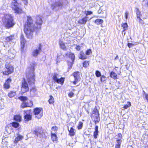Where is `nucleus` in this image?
Listing matches in <instances>:
<instances>
[{"label": "nucleus", "instance_id": "nucleus-3", "mask_svg": "<svg viewBox=\"0 0 148 148\" xmlns=\"http://www.w3.org/2000/svg\"><path fill=\"white\" fill-rule=\"evenodd\" d=\"M18 99L23 101L21 106L22 108L30 107L33 105L32 101L28 100L27 98L26 97L20 96L18 97Z\"/></svg>", "mask_w": 148, "mask_h": 148}, {"label": "nucleus", "instance_id": "nucleus-10", "mask_svg": "<svg viewBox=\"0 0 148 148\" xmlns=\"http://www.w3.org/2000/svg\"><path fill=\"white\" fill-rule=\"evenodd\" d=\"M29 89V87L27 82L24 80L22 83L21 91L22 92L24 93L28 91Z\"/></svg>", "mask_w": 148, "mask_h": 148}, {"label": "nucleus", "instance_id": "nucleus-19", "mask_svg": "<svg viewBox=\"0 0 148 148\" xmlns=\"http://www.w3.org/2000/svg\"><path fill=\"white\" fill-rule=\"evenodd\" d=\"M69 132V135L71 136H73L75 135L76 131L73 127H71L70 129H68Z\"/></svg>", "mask_w": 148, "mask_h": 148}, {"label": "nucleus", "instance_id": "nucleus-33", "mask_svg": "<svg viewBox=\"0 0 148 148\" xmlns=\"http://www.w3.org/2000/svg\"><path fill=\"white\" fill-rule=\"evenodd\" d=\"M19 126V124L16 122H13L12 123V126L13 127L16 128L18 127Z\"/></svg>", "mask_w": 148, "mask_h": 148}, {"label": "nucleus", "instance_id": "nucleus-42", "mask_svg": "<svg viewBox=\"0 0 148 148\" xmlns=\"http://www.w3.org/2000/svg\"><path fill=\"white\" fill-rule=\"evenodd\" d=\"M51 129L52 131H56L58 130V127L56 126H55L52 127Z\"/></svg>", "mask_w": 148, "mask_h": 148}, {"label": "nucleus", "instance_id": "nucleus-13", "mask_svg": "<svg viewBox=\"0 0 148 148\" xmlns=\"http://www.w3.org/2000/svg\"><path fill=\"white\" fill-rule=\"evenodd\" d=\"M33 133L38 137L40 138L43 136V131L39 129H35L33 131Z\"/></svg>", "mask_w": 148, "mask_h": 148}, {"label": "nucleus", "instance_id": "nucleus-40", "mask_svg": "<svg viewBox=\"0 0 148 148\" xmlns=\"http://www.w3.org/2000/svg\"><path fill=\"white\" fill-rule=\"evenodd\" d=\"M95 75L97 77H99L101 75L100 72L98 71H96Z\"/></svg>", "mask_w": 148, "mask_h": 148}, {"label": "nucleus", "instance_id": "nucleus-24", "mask_svg": "<svg viewBox=\"0 0 148 148\" xmlns=\"http://www.w3.org/2000/svg\"><path fill=\"white\" fill-rule=\"evenodd\" d=\"M59 45L60 48L64 50H66V47L65 44L62 41L60 40L59 41Z\"/></svg>", "mask_w": 148, "mask_h": 148}, {"label": "nucleus", "instance_id": "nucleus-49", "mask_svg": "<svg viewBox=\"0 0 148 148\" xmlns=\"http://www.w3.org/2000/svg\"><path fill=\"white\" fill-rule=\"evenodd\" d=\"M133 45V44L132 43H128V46L129 48L132 47Z\"/></svg>", "mask_w": 148, "mask_h": 148}, {"label": "nucleus", "instance_id": "nucleus-34", "mask_svg": "<svg viewBox=\"0 0 148 148\" xmlns=\"http://www.w3.org/2000/svg\"><path fill=\"white\" fill-rule=\"evenodd\" d=\"M83 123L82 122H79L78 125L77 126V127L78 130L82 129L83 127Z\"/></svg>", "mask_w": 148, "mask_h": 148}, {"label": "nucleus", "instance_id": "nucleus-50", "mask_svg": "<svg viewBox=\"0 0 148 148\" xmlns=\"http://www.w3.org/2000/svg\"><path fill=\"white\" fill-rule=\"evenodd\" d=\"M30 90L31 92H35L36 91V89L35 88H33L32 89H30Z\"/></svg>", "mask_w": 148, "mask_h": 148}, {"label": "nucleus", "instance_id": "nucleus-25", "mask_svg": "<svg viewBox=\"0 0 148 148\" xmlns=\"http://www.w3.org/2000/svg\"><path fill=\"white\" fill-rule=\"evenodd\" d=\"M51 137L52 140L54 142H56L58 140L57 137L55 134L51 133Z\"/></svg>", "mask_w": 148, "mask_h": 148}, {"label": "nucleus", "instance_id": "nucleus-5", "mask_svg": "<svg viewBox=\"0 0 148 148\" xmlns=\"http://www.w3.org/2000/svg\"><path fill=\"white\" fill-rule=\"evenodd\" d=\"M11 3V7L12 9L13 10L15 13H21L22 12V10L19 8L18 5V3L16 0H13Z\"/></svg>", "mask_w": 148, "mask_h": 148}, {"label": "nucleus", "instance_id": "nucleus-36", "mask_svg": "<svg viewBox=\"0 0 148 148\" xmlns=\"http://www.w3.org/2000/svg\"><path fill=\"white\" fill-rule=\"evenodd\" d=\"M136 14L137 16V18L140 17L141 16V13L138 8H136Z\"/></svg>", "mask_w": 148, "mask_h": 148}, {"label": "nucleus", "instance_id": "nucleus-20", "mask_svg": "<svg viewBox=\"0 0 148 148\" xmlns=\"http://www.w3.org/2000/svg\"><path fill=\"white\" fill-rule=\"evenodd\" d=\"M11 82V79L8 78L6 81V82L4 84V87L6 89L9 88L10 87V83Z\"/></svg>", "mask_w": 148, "mask_h": 148}, {"label": "nucleus", "instance_id": "nucleus-27", "mask_svg": "<svg viewBox=\"0 0 148 148\" xmlns=\"http://www.w3.org/2000/svg\"><path fill=\"white\" fill-rule=\"evenodd\" d=\"M110 76L112 78L114 79H115L117 78V75L115 73L112 71L110 73Z\"/></svg>", "mask_w": 148, "mask_h": 148}, {"label": "nucleus", "instance_id": "nucleus-35", "mask_svg": "<svg viewBox=\"0 0 148 148\" xmlns=\"http://www.w3.org/2000/svg\"><path fill=\"white\" fill-rule=\"evenodd\" d=\"M122 27L124 29V30L123 31H124L127 29L128 25L127 23H123L122 25Z\"/></svg>", "mask_w": 148, "mask_h": 148}, {"label": "nucleus", "instance_id": "nucleus-26", "mask_svg": "<svg viewBox=\"0 0 148 148\" xmlns=\"http://www.w3.org/2000/svg\"><path fill=\"white\" fill-rule=\"evenodd\" d=\"M86 56L84 54V53L82 52H81L80 53L79 56V58L82 59L84 60L85 59L87 58Z\"/></svg>", "mask_w": 148, "mask_h": 148}, {"label": "nucleus", "instance_id": "nucleus-12", "mask_svg": "<svg viewBox=\"0 0 148 148\" xmlns=\"http://www.w3.org/2000/svg\"><path fill=\"white\" fill-rule=\"evenodd\" d=\"M66 56L71 58V61H70V62H69V65L70 66V68H71L74 60L75 55L73 54L69 53L66 54Z\"/></svg>", "mask_w": 148, "mask_h": 148}, {"label": "nucleus", "instance_id": "nucleus-2", "mask_svg": "<svg viewBox=\"0 0 148 148\" xmlns=\"http://www.w3.org/2000/svg\"><path fill=\"white\" fill-rule=\"evenodd\" d=\"M27 70L29 73L27 75L28 81L30 84L33 85L35 81L34 68L33 66H31L30 68L28 69Z\"/></svg>", "mask_w": 148, "mask_h": 148}, {"label": "nucleus", "instance_id": "nucleus-31", "mask_svg": "<svg viewBox=\"0 0 148 148\" xmlns=\"http://www.w3.org/2000/svg\"><path fill=\"white\" fill-rule=\"evenodd\" d=\"M16 94V92L13 91H10L8 94V96L10 97H12L14 96Z\"/></svg>", "mask_w": 148, "mask_h": 148}, {"label": "nucleus", "instance_id": "nucleus-11", "mask_svg": "<svg viewBox=\"0 0 148 148\" xmlns=\"http://www.w3.org/2000/svg\"><path fill=\"white\" fill-rule=\"evenodd\" d=\"M42 110V109L40 108H36L34 110V113L35 115H37L36 117L38 119L40 118L42 116L43 114L41 113Z\"/></svg>", "mask_w": 148, "mask_h": 148}, {"label": "nucleus", "instance_id": "nucleus-14", "mask_svg": "<svg viewBox=\"0 0 148 148\" xmlns=\"http://www.w3.org/2000/svg\"><path fill=\"white\" fill-rule=\"evenodd\" d=\"M80 73L78 72H76L74 73L73 76L75 78V81L73 82V83L75 84L78 80L80 79Z\"/></svg>", "mask_w": 148, "mask_h": 148}, {"label": "nucleus", "instance_id": "nucleus-52", "mask_svg": "<svg viewBox=\"0 0 148 148\" xmlns=\"http://www.w3.org/2000/svg\"><path fill=\"white\" fill-rule=\"evenodd\" d=\"M58 87H56V89H58Z\"/></svg>", "mask_w": 148, "mask_h": 148}, {"label": "nucleus", "instance_id": "nucleus-23", "mask_svg": "<svg viewBox=\"0 0 148 148\" xmlns=\"http://www.w3.org/2000/svg\"><path fill=\"white\" fill-rule=\"evenodd\" d=\"M98 132V127L97 126H96L95 128V131L94 132V138H97Z\"/></svg>", "mask_w": 148, "mask_h": 148}, {"label": "nucleus", "instance_id": "nucleus-8", "mask_svg": "<svg viewBox=\"0 0 148 148\" xmlns=\"http://www.w3.org/2000/svg\"><path fill=\"white\" fill-rule=\"evenodd\" d=\"M66 0H59L58 2H56L53 3L51 5V7L53 9L56 8L57 7H61L64 3L66 4Z\"/></svg>", "mask_w": 148, "mask_h": 148}, {"label": "nucleus", "instance_id": "nucleus-51", "mask_svg": "<svg viewBox=\"0 0 148 148\" xmlns=\"http://www.w3.org/2000/svg\"><path fill=\"white\" fill-rule=\"evenodd\" d=\"M118 58H119L118 56H116V57L115 58L114 60H116V59H118Z\"/></svg>", "mask_w": 148, "mask_h": 148}, {"label": "nucleus", "instance_id": "nucleus-28", "mask_svg": "<svg viewBox=\"0 0 148 148\" xmlns=\"http://www.w3.org/2000/svg\"><path fill=\"white\" fill-rule=\"evenodd\" d=\"M49 97L48 101L49 103L50 104L53 103L54 102V99L52 95H50Z\"/></svg>", "mask_w": 148, "mask_h": 148}, {"label": "nucleus", "instance_id": "nucleus-4", "mask_svg": "<svg viewBox=\"0 0 148 148\" xmlns=\"http://www.w3.org/2000/svg\"><path fill=\"white\" fill-rule=\"evenodd\" d=\"M5 24L6 27L9 28L12 27L14 24L13 19L11 15H7L5 17Z\"/></svg>", "mask_w": 148, "mask_h": 148}, {"label": "nucleus", "instance_id": "nucleus-22", "mask_svg": "<svg viewBox=\"0 0 148 148\" xmlns=\"http://www.w3.org/2000/svg\"><path fill=\"white\" fill-rule=\"evenodd\" d=\"M118 136L119 137V139L117 140V142L115 145V148H120L121 144L120 139L121 138V134H118Z\"/></svg>", "mask_w": 148, "mask_h": 148}, {"label": "nucleus", "instance_id": "nucleus-9", "mask_svg": "<svg viewBox=\"0 0 148 148\" xmlns=\"http://www.w3.org/2000/svg\"><path fill=\"white\" fill-rule=\"evenodd\" d=\"M5 68L6 70L3 72V75H8L13 72L14 69L12 66L6 64H5Z\"/></svg>", "mask_w": 148, "mask_h": 148}, {"label": "nucleus", "instance_id": "nucleus-47", "mask_svg": "<svg viewBox=\"0 0 148 148\" xmlns=\"http://www.w3.org/2000/svg\"><path fill=\"white\" fill-rule=\"evenodd\" d=\"M145 93V98L147 100V102H148V95L147 94H146L145 92H144Z\"/></svg>", "mask_w": 148, "mask_h": 148}, {"label": "nucleus", "instance_id": "nucleus-29", "mask_svg": "<svg viewBox=\"0 0 148 148\" xmlns=\"http://www.w3.org/2000/svg\"><path fill=\"white\" fill-rule=\"evenodd\" d=\"M14 119L15 121L20 122L21 121V117L20 115H16L14 116Z\"/></svg>", "mask_w": 148, "mask_h": 148}, {"label": "nucleus", "instance_id": "nucleus-18", "mask_svg": "<svg viewBox=\"0 0 148 148\" xmlns=\"http://www.w3.org/2000/svg\"><path fill=\"white\" fill-rule=\"evenodd\" d=\"M25 40L24 39L23 35H22L21 37V51H22L24 47L25 44Z\"/></svg>", "mask_w": 148, "mask_h": 148}, {"label": "nucleus", "instance_id": "nucleus-32", "mask_svg": "<svg viewBox=\"0 0 148 148\" xmlns=\"http://www.w3.org/2000/svg\"><path fill=\"white\" fill-rule=\"evenodd\" d=\"M14 39V35H12L10 36L9 37H7L6 39V40L7 41H10Z\"/></svg>", "mask_w": 148, "mask_h": 148}, {"label": "nucleus", "instance_id": "nucleus-41", "mask_svg": "<svg viewBox=\"0 0 148 148\" xmlns=\"http://www.w3.org/2000/svg\"><path fill=\"white\" fill-rule=\"evenodd\" d=\"M92 52L91 50L90 49H89L87 50L86 53V55H89Z\"/></svg>", "mask_w": 148, "mask_h": 148}, {"label": "nucleus", "instance_id": "nucleus-17", "mask_svg": "<svg viewBox=\"0 0 148 148\" xmlns=\"http://www.w3.org/2000/svg\"><path fill=\"white\" fill-rule=\"evenodd\" d=\"M5 130L9 134L13 132V130L11 124L7 125L5 127Z\"/></svg>", "mask_w": 148, "mask_h": 148}, {"label": "nucleus", "instance_id": "nucleus-43", "mask_svg": "<svg viewBox=\"0 0 148 148\" xmlns=\"http://www.w3.org/2000/svg\"><path fill=\"white\" fill-rule=\"evenodd\" d=\"M92 13V12L91 11H85V14H86V16L91 14Z\"/></svg>", "mask_w": 148, "mask_h": 148}, {"label": "nucleus", "instance_id": "nucleus-30", "mask_svg": "<svg viewBox=\"0 0 148 148\" xmlns=\"http://www.w3.org/2000/svg\"><path fill=\"white\" fill-rule=\"evenodd\" d=\"M103 22V21L102 20L99 19H96L95 21V22L98 25L101 24Z\"/></svg>", "mask_w": 148, "mask_h": 148}, {"label": "nucleus", "instance_id": "nucleus-45", "mask_svg": "<svg viewBox=\"0 0 148 148\" xmlns=\"http://www.w3.org/2000/svg\"><path fill=\"white\" fill-rule=\"evenodd\" d=\"M74 93L72 92H70L68 94V96L70 97H72L73 96Z\"/></svg>", "mask_w": 148, "mask_h": 148}, {"label": "nucleus", "instance_id": "nucleus-6", "mask_svg": "<svg viewBox=\"0 0 148 148\" xmlns=\"http://www.w3.org/2000/svg\"><path fill=\"white\" fill-rule=\"evenodd\" d=\"M52 79L54 82L62 85L64 82L65 78L64 77L59 78L58 74L55 73L52 77Z\"/></svg>", "mask_w": 148, "mask_h": 148}, {"label": "nucleus", "instance_id": "nucleus-15", "mask_svg": "<svg viewBox=\"0 0 148 148\" xmlns=\"http://www.w3.org/2000/svg\"><path fill=\"white\" fill-rule=\"evenodd\" d=\"M23 138V136L19 133H17V136L15 138L14 142V143H17L18 142L21 140Z\"/></svg>", "mask_w": 148, "mask_h": 148}, {"label": "nucleus", "instance_id": "nucleus-48", "mask_svg": "<svg viewBox=\"0 0 148 148\" xmlns=\"http://www.w3.org/2000/svg\"><path fill=\"white\" fill-rule=\"evenodd\" d=\"M75 49L78 51L80 50V47L79 46H77L75 47Z\"/></svg>", "mask_w": 148, "mask_h": 148}, {"label": "nucleus", "instance_id": "nucleus-37", "mask_svg": "<svg viewBox=\"0 0 148 148\" xmlns=\"http://www.w3.org/2000/svg\"><path fill=\"white\" fill-rule=\"evenodd\" d=\"M127 105H125L123 107V108L125 109H127L129 107L131 106V103L130 102H128Z\"/></svg>", "mask_w": 148, "mask_h": 148}, {"label": "nucleus", "instance_id": "nucleus-1", "mask_svg": "<svg viewBox=\"0 0 148 148\" xmlns=\"http://www.w3.org/2000/svg\"><path fill=\"white\" fill-rule=\"evenodd\" d=\"M42 23V16L40 15L37 16L36 18V26L33 23V20L32 18L30 16H27L24 28V31L27 37L29 39L32 38L33 33L35 29H40Z\"/></svg>", "mask_w": 148, "mask_h": 148}, {"label": "nucleus", "instance_id": "nucleus-21", "mask_svg": "<svg viewBox=\"0 0 148 148\" xmlns=\"http://www.w3.org/2000/svg\"><path fill=\"white\" fill-rule=\"evenodd\" d=\"M88 17L86 16L82 19L79 20L78 21V23L80 24H85L88 20Z\"/></svg>", "mask_w": 148, "mask_h": 148}, {"label": "nucleus", "instance_id": "nucleus-7", "mask_svg": "<svg viewBox=\"0 0 148 148\" xmlns=\"http://www.w3.org/2000/svg\"><path fill=\"white\" fill-rule=\"evenodd\" d=\"M41 45L39 44L38 46L33 50L32 53V56L35 57H37L41 51Z\"/></svg>", "mask_w": 148, "mask_h": 148}, {"label": "nucleus", "instance_id": "nucleus-39", "mask_svg": "<svg viewBox=\"0 0 148 148\" xmlns=\"http://www.w3.org/2000/svg\"><path fill=\"white\" fill-rule=\"evenodd\" d=\"M106 80V77L103 75H102L101 77V82H104Z\"/></svg>", "mask_w": 148, "mask_h": 148}, {"label": "nucleus", "instance_id": "nucleus-38", "mask_svg": "<svg viewBox=\"0 0 148 148\" xmlns=\"http://www.w3.org/2000/svg\"><path fill=\"white\" fill-rule=\"evenodd\" d=\"M89 63L88 61H85L83 63V66L84 67H87L88 66Z\"/></svg>", "mask_w": 148, "mask_h": 148}, {"label": "nucleus", "instance_id": "nucleus-16", "mask_svg": "<svg viewBox=\"0 0 148 148\" xmlns=\"http://www.w3.org/2000/svg\"><path fill=\"white\" fill-rule=\"evenodd\" d=\"M25 113L24 114V119L25 121H28L31 120L32 116L29 113H26L27 111H24Z\"/></svg>", "mask_w": 148, "mask_h": 148}, {"label": "nucleus", "instance_id": "nucleus-46", "mask_svg": "<svg viewBox=\"0 0 148 148\" xmlns=\"http://www.w3.org/2000/svg\"><path fill=\"white\" fill-rule=\"evenodd\" d=\"M128 12H125V16L126 19L127 18L128 16Z\"/></svg>", "mask_w": 148, "mask_h": 148}, {"label": "nucleus", "instance_id": "nucleus-44", "mask_svg": "<svg viewBox=\"0 0 148 148\" xmlns=\"http://www.w3.org/2000/svg\"><path fill=\"white\" fill-rule=\"evenodd\" d=\"M137 19L139 20V22L141 24H143V20L140 18V17H138Z\"/></svg>", "mask_w": 148, "mask_h": 148}]
</instances>
